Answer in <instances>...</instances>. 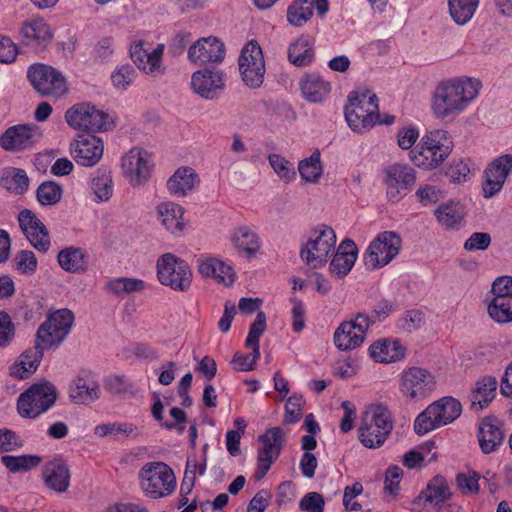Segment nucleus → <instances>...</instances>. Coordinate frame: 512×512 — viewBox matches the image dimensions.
Wrapping results in <instances>:
<instances>
[{"label":"nucleus","mask_w":512,"mask_h":512,"mask_svg":"<svg viewBox=\"0 0 512 512\" xmlns=\"http://www.w3.org/2000/svg\"><path fill=\"white\" fill-rule=\"evenodd\" d=\"M104 145L94 135H80L70 144V153L75 162L83 167L95 166L102 158Z\"/></svg>","instance_id":"obj_21"},{"label":"nucleus","mask_w":512,"mask_h":512,"mask_svg":"<svg viewBox=\"0 0 512 512\" xmlns=\"http://www.w3.org/2000/svg\"><path fill=\"white\" fill-rule=\"evenodd\" d=\"M18 222L30 244L39 252H47L51 245L49 232L36 214L24 209L18 215Z\"/></svg>","instance_id":"obj_19"},{"label":"nucleus","mask_w":512,"mask_h":512,"mask_svg":"<svg viewBox=\"0 0 512 512\" xmlns=\"http://www.w3.org/2000/svg\"><path fill=\"white\" fill-rule=\"evenodd\" d=\"M497 380L492 376H486L476 383L471 394V407L476 410L486 408L495 397Z\"/></svg>","instance_id":"obj_40"},{"label":"nucleus","mask_w":512,"mask_h":512,"mask_svg":"<svg viewBox=\"0 0 512 512\" xmlns=\"http://www.w3.org/2000/svg\"><path fill=\"white\" fill-rule=\"evenodd\" d=\"M157 277L162 285L186 292L192 283V271L188 263L172 253L163 254L157 260Z\"/></svg>","instance_id":"obj_7"},{"label":"nucleus","mask_w":512,"mask_h":512,"mask_svg":"<svg viewBox=\"0 0 512 512\" xmlns=\"http://www.w3.org/2000/svg\"><path fill=\"white\" fill-rule=\"evenodd\" d=\"M67 337V329L63 332L62 329L51 328L48 324H41L36 333V344L42 348L50 349L59 346Z\"/></svg>","instance_id":"obj_48"},{"label":"nucleus","mask_w":512,"mask_h":512,"mask_svg":"<svg viewBox=\"0 0 512 512\" xmlns=\"http://www.w3.org/2000/svg\"><path fill=\"white\" fill-rule=\"evenodd\" d=\"M414 169L401 164H394L386 169L387 196L393 202L401 200L415 184Z\"/></svg>","instance_id":"obj_20"},{"label":"nucleus","mask_w":512,"mask_h":512,"mask_svg":"<svg viewBox=\"0 0 512 512\" xmlns=\"http://www.w3.org/2000/svg\"><path fill=\"white\" fill-rule=\"evenodd\" d=\"M501 420L493 416L482 419L478 428V442L484 454L496 451L504 441V432Z\"/></svg>","instance_id":"obj_26"},{"label":"nucleus","mask_w":512,"mask_h":512,"mask_svg":"<svg viewBox=\"0 0 512 512\" xmlns=\"http://www.w3.org/2000/svg\"><path fill=\"white\" fill-rule=\"evenodd\" d=\"M70 477L69 467L61 459L49 461L43 467L45 484L58 493H63L69 488Z\"/></svg>","instance_id":"obj_29"},{"label":"nucleus","mask_w":512,"mask_h":512,"mask_svg":"<svg viewBox=\"0 0 512 512\" xmlns=\"http://www.w3.org/2000/svg\"><path fill=\"white\" fill-rule=\"evenodd\" d=\"M357 253V246L352 240L342 241L330 263L331 274L337 278L346 276L355 264Z\"/></svg>","instance_id":"obj_28"},{"label":"nucleus","mask_w":512,"mask_h":512,"mask_svg":"<svg viewBox=\"0 0 512 512\" xmlns=\"http://www.w3.org/2000/svg\"><path fill=\"white\" fill-rule=\"evenodd\" d=\"M314 57V42L307 35L299 36L288 46V60L297 67L310 65Z\"/></svg>","instance_id":"obj_34"},{"label":"nucleus","mask_w":512,"mask_h":512,"mask_svg":"<svg viewBox=\"0 0 512 512\" xmlns=\"http://www.w3.org/2000/svg\"><path fill=\"white\" fill-rule=\"evenodd\" d=\"M138 428L132 423H106L96 426L95 434L104 437L108 435H118L123 434L125 436L137 437L138 436Z\"/></svg>","instance_id":"obj_52"},{"label":"nucleus","mask_w":512,"mask_h":512,"mask_svg":"<svg viewBox=\"0 0 512 512\" xmlns=\"http://www.w3.org/2000/svg\"><path fill=\"white\" fill-rule=\"evenodd\" d=\"M164 45L158 44L152 51L143 48V43H134L130 47V56L135 65L145 73L153 76H161L165 72L162 65Z\"/></svg>","instance_id":"obj_24"},{"label":"nucleus","mask_w":512,"mask_h":512,"mask_svg":"<svg viewBox=\"0 0 512 512\" xmlns=\"http://www.w3.org/2000/svg\"><path fill=\"white\" fill-rule=\"evenodd\" d=\"M158 218L162 225L175 236L183 234L185 223L183 222L184 209L181 205L166 201L157 205Z\"/></svg>","instance_id":"obj_30"},{"label":"nucleus","mask_w":512,"mask_h":512,"mask_svg":"<svg viewBox=\"0 0 512 512\" xmlns=\"http://www.w3.org/2000/svg\"><path fill=\"white\" fill-rule=\"evenodd\" d=\"M479 2L480 0H448L451 18L458 25L468 23L478 8Z\"/></svg>","instance_id":"obj_46"},{"label":"nucleus","mask_w":512,"mask_h":512,"mask_svg":"<svg viewBox=\"0 0 512 512\" xmlns=\"http://www.w3.org/2000/svg\"><path fill=\"white\" fill-rule=\"evenodd\" d=\"M435 377L421 367L403 370L399 378V391L407 401H419L426 398L435 389Z\"/></svg>","instance_id":"obj_10"},{"label":"nucleus","mask_w":512,"mask_h":512,"mask_svg":"<svg viewBox=\"0 0 512 512\" xmlns=\"http://www.w3.org/2000/svg\"><path fill=\"white\" fill-rule=\"evenodd\" d=\"M370 355L380 363H393L405 356V349L397 341L383 340L374 342L370 348Z\"/></svg>","instance_id":"obj_37"},{"label":"nucleus","mask_w":512,"mask_h":512,"mask_svg":"<svg viewBox=\"0 0 512 512\" xmlns=\"http://www.w3.org/2000/svg\"><path fill=\"white\" fill-rule=\"evenodd\" d=\"M393 419L389 410L381 405L365 411L358 428L359 441L369 449L381 447L393 430Z\"/></svg>","instance_id":"obj_3"},{"label":"nucleus","mask_w":512,"mask_h":512,"mask_svg":"<svg viewBox=\"0 0 512 512\" xmlns=\"http://www.w3.org/2000/svg\"><path fill=\"white\" fill-rule=\"evenodd\" d=\"M62 187L54 181H45L39 185L36 191L38 202L43 206L57 204L62 198Z\"/></svg>","instance_id":"obj_51"},{"label":"nucleus","mask_w":512,"mask_h":512,"mask_svg":"<svg viewBox=\"0 0 512 512\" xmlns=\"http://www.w3.org/2000/svg\"><path fill=\"white\" fill-rule=\"evenodd\" d=\"M90 189L96 197L97 202L108 201L113 194V180L111 170L102 166L98 168L91 180Z\"/></svg>","instance_id":"obj_41"},{"label":"nucleus","mask_w":512,"mask_h":512,"mask_svg":"<svg viewBox=\"0 0 512 512\" xmlns=\"http://www.w3.org/2000/svg\"><path fill=\"white\" fill-rule=\"evenodd\" d=\"M20 33L22 42L37 50H44L52 39L50 28L43 19H34L24 23Z\"/></svg>","instance_id":"obj_27"},{"label":"nucleus","mask_w":512,"mask_h":512,"mask_svg":"<svg viewBox=\"0 0 512 512\" xmlns=\"http://www.w3.org/2000/svg\"><path fill=\"white\" fill-rule=\"evenodd\" d=\"M57 261L60 267L69 273H84L88 268L85 250L76 246H69L60 250Z\"/></svg>","instance_id":"obj_36"},{"label":"nucleus","mask_w":512,"mask_h":512,"mask_svg":"<svg viewBox=\"0 0 512 512\" xmlns=\"http://www.w3.org/2000/svg\"><path fill=\"white\" fill-rule=\"evenodd\" d=\"M15 268L22 274H33L38 265L37 258L32 251L22 250L14 258Z\"/></svg>","instance_id":"obj_57"},{"label":"nucleus","mask_w":512,"mask_h":512,"mask_svg":"<svg viewBox=\"0 0 512 512\" xmlns=\"http://www.w3.org/2000/svg\"><path fill=\"white\" fill-rule=\"evenodd\" d=\"M242 81L250 89L260 88L264 82L265 60L261 47L256 41L247 43L238 59Z\"/></svg>","instance_id":"obj_11"},{"label":"nucleus","mask_w":512,"mask_h":512,"mask_svg":"<svg viewBox=\"0 0 512 512\" xmlns=\"http://www.w3.org/2000/svg\"><path fill=\"white\" fill-rule=\"evenodd\" d=\"M0 186L16 195H22L29 188V177L23 169L11 167L3 172Z\"/></svg>","instance_id":"obj_43"},{"label":"nucleus","mask_w":512,"mask_h":512,"mask_svg":"<svg viewBox=\"0 0 512 512\" xmlns=\"http://www.w3.org/2000/svg\"><path fill=\"white\" fill-rule=\"evenodd\" d=\"M43 357V349L37 344L24 351L19 361L10 367V375L16 379L29 378L38 368Z\"/></svg>","instance_id":"obj_32"},{"label":"nucleus","mask_w":512,"mask_h":512,"mask_svg":"<svg viewBox=\"0 0 512 512\" xmlns=\"http://www.w3.org/2000/svg\"><path fill=\"white\" fill-rule=\"evenodd\" d=\"M27 77L34 89L43 96L59 97L68 90L65 77L56 69L44 64L29 67Z\"/></svg>","instance_id":"obj_13"},{"label":"nucleus","mask_w":512,"mask_h":512,"mask_svg":"<svg viewBox=\"0 0 512 512\" xmlns=\"http://www.w3.org/2000/svg\"><path fill=\"white\" fill-rule=\"evenodd\" d=\"M270 166L274 172L284 181L290 182L294 176L295 171L292 164L279 154H270L268 156Z\"/></svg>","instance_id":"obj_56"},{"label":"nucleus","mask_w":512,"mask_h":512,"mask_svg":"<svg viewBox=\"0 0 512 512\" xmlns=\"http://www.w3.org/2000/svg\"><path fill=\"white\" fill-rule=\"evenodd\" d=\"M234 247L247 257L254 256L261 248V240L256 232L247 226L237 228L232 235Z\"/></svg>","instance_id":"obj_39"},{"label":"nucleus","mask_w":512,"mask_h":512,"mask_svg":"<svg viewBox=\"0 0 512 512\" xmlns=\"http://www.w3.org/2000/svg\"><path fill=\"white\" fill-rule=\"evenodd\" d=\"M136 71L131 65H122L111 75L113 86L118 90H126L135 80Z\"/></svg>","instance_id":"obj_54"},{"label":"nucleus","mask_w":512,"mask_h":512,"mask_svg":"<svg viewBox=\"0 0 512 512\" xmlns=\"http://www.w3.org/2000/svg\"><path fill=\"white\" fill-rule=\"evenodd\" d=\"M197 266L203 277H211L217 280L218 271L223 267V262L217 258H201L197 260Z\"/></svg>","instance_id":"obj_63"},{"label":"nucleus","mask_w":512,"mask_h":512,"mask_svg":"<svg viewBox=\"0 0 512 512\" xmlns=\"http://www.w3.org/2000/svg\"><path fill=\"white\" fill-rule=\"evenodd\" d=\"M1 462L10 472L18 473L37 467L41 462V458L36 455H5L2 456Z\"/></svg>","instance_id":"obj_50"},{"label":"nucleus","mask_w":512,"mask_h":512,"mask_svg":"<svg viewBox=\"0 0 512 512\" xmlns=\"http://www.w3.org/2000/svg\"><path fill=\"white\" fill-rule=\"evenodd\" d=\"M42 136V130L36 124L13 125L0 135V147L13 153L31 150Z\"/></svg>","instance_id":"obj_15"},{"label":"nucleus","mask_w":512,"mask_h":512,"mask_svg":"<svg viewBox=\"0 0 512 512\" xmlns=\"http://www.w3.org/2000/svg\"><path fill=\"white\" fill-rule=\"evenodd\" d=\"M424 145H429L437 154L438 160L442 162L450 155L454 144L451 136L446 130L437 129L430 131L422 137Z\"/></svg>","instance_id":"obj_42"},{"label":"nucleus","mask_w":512,"mask_h":512,"mask_svg":"<svg viewBox=\"0 0 512 512\" xmlns=\"http://www.w3.org/2000/svg\"><path fill=\"white\" fill-rule=\"evenodd\" d=\"M424 324L423 313L419 310L407 311L399 320L398 326L406 332H413Z\"/></svg>","instance_id":"obj_60"},{"label":"nucleus","mask_w":512,"mask_h":512,"mask_svg":"<svg viewBox=\"0 0 512 512\" xmlns=\"http://www.w3.org/2000/svg\"><path fill=\"white\" fill-rule=\"evenodd\" d=\"M285 433L280 427H272L258 437L263 446L258 451L255 479L261 480L269 471L273 462L279 457Z\"/></svg>","instance_id":"obj_17"},{"label":"nucleus","mask_w":512,"mask_h":512,"mask_svg":"<svg viewBox=\"0 0 512 512\" xmlns=\"http://www.w3.org/2000/svg\"><path fill=\"white\" fill-rule=\"evenodd\" d=\"M313 13V0H293L287 8V22L293 27H302L312 18Z\"/></svg>","instance_id":"obj_44"},{"label":"nucleus","mask_w":512,"mask_h":512,"mask_svg":"<svg viewBox=\"0 0 512 512\" xmlns=\"http://www.w3.org/2000/svg\"><path fill=\"white\" fill-rule=\"evenodd\" d=\"M432 416L435 422L444 426L455 421L462 412L461 403L453 397H443L432 404Z\"/></svg>","instance_id":"obj_35"},{"label":"nucleus","mask_w":512,"mask_h":512,"mask_svg":"<svg viewBox=\"0 0 512 512\" xmlns=\"http://www.w3.org/2000/svg\"><path fill=\"white\" fill-rule=\"evenodd\" d=\"M452 496L448 482L443 476L437 475L433 477L422 490L419 495L412 501V511L421 512V506L426 504L433 505L437 512L459 511L460 507L449 504L444 507V503Z\"/></svg>","instance_id":"obj_14"},{"label":"nucleus","mask_w":512,"mask_h":512,"mask_svg":"<svg viewBox=\"0 0 512 512\" xmlns=\"http://www.w3.org/2000/svg\"><path fill=\"white\" fill-rule=\"evenodd\" d=\"M145 494L153 499L170 495L176 488L173 470L164 462L152 461L144 464L138 474Z\"/></svg>","instance_id":"obj_4"},{"label":"nucleus","mask_w":512,"mask_h":512,"mask_svg":"<svg viewBox=\"0 0 512 512\" xmlns=\"http://www.w3.org/2000/svg\"><path fill=\"white\" fill-rule=\"evenodd\" d=\"M482 84L475 78H453L440 82L432 95L431 108L437 119L454 118L479 94Z\"/></svg>","instance_id":"obj_1"},{"label":"nucleus","mask_w":512,"mask_h":512,"mask_svg":"<svg viewBox=\"0 0 512 512\" xmlns=\"http://www.w3.org/2000/svg\"><path fill=\"white\" fill-rule=\"evenodd\" d=\"M15 336V326L6 312H0V347L7 346Z\"/></svg>","instance_id":"obj_62"},{"label":"nucleus","mask_w":512,"mask_h":512,"mask_svg":"<svg viewBox=\"0 0 512 512\" xmlns=\"http://www.w3.org/2000/svg\"><path fill=\"white\" fill-rule=\"evenodd\" d=\"M372 323L374 320L365 313H358L353 320L342 322L334 333L335 346L341 351L356 349L364 342Z\"/></svg>","instance_id":"obj_16"},{"label":"nucleus","mask_w":512,"mask_h":512,"mask_svg":"<svg viewBox=\"0 0 512 512\" xmlns=\"http://www.w3.org/2000/svg\"><path fill=\"white\" fill-rule=\"evenodd\" d=\"M259 358L260 350L252 349L251 354L243 355L236 353L233 357L232 363L239 371H251L254 369V366Z\"/></svg>","instance_id":"obj_64"},{"label":"nucleus","mask_w":512,"mask_h":512,"mask_svg":"<svg viewBox=\"0 0 512 512\" xmlns=\"http://www.w3.org/2000/svg\"><path fill=\"white\" fill-rule=\"evenodd\" d=\"M74 322V314L69 309H60L47 315L46 320L42 324H48L51 328L67 329V335L70 333Z\"/></svg>","instance_id":"obj_53"},{"label":"nucleus","mask_w":512,"mask_h":512,"mask_svg":"<svg viewBox=\"0 0 512 512\" xmlns=\"http://www.w3.org/2000/svg\"><path fill=\"white\" fill-rule=\"evenodd\" d=\"M191 87L206 100L218 99L225 88L224 73L220 69L198 70L191 76Z\"/></svg>","instance_id":"obj_18"},{"label":"nucleus","mask_w":512,"mask_h":512,"mask_svg":"<svg viewBox=\"0 0 512 512\" xmlns=\"http://www.w3.org/2000/svg\"><path fill=\"white\" fill-rule=\"evenodd\" d=\"M150 154L141 148H132L122 159V170L132 185H141L151 174Z\"/></svg>","instance_id":"obj_23"},{"label":"nucleus","mask_w":512,"mask_h":512,"mask_svg":"<svg viewBox=\"0 0 512 512\" xmlns=\"http://www.w3.org/2000/svg\"><path fill=\"white\" fill-rule=\"evenodd\" d=\"M303 97L309 102H321L330 92L331 85L319 75H306L300 82Z\"/></svg>","instance_id":"obj_38"},{"label":"nucleus","mask_w":512,"mask_h":512,"mask_svg":"<svg viewBox=\"0 0 512 512\" xmlns=\"http://www.w3.org/2000/svg\"><path fill=\"white\" fill-rule=\"evenodd\" d=\"M199 184L197 173L191 167H180L167 180V189L172 195L185 196Z\"/></svg>","instance_id":"obj_33"},{"label":"nucleus","mask_w":512,"mask_h":512,"mask_svg":"<svg viewBox=\"0 0 512 512\" xmlns=\"http://www.w3.org/2000/svg\"><path fill=\"white\" fill-rule=\"evenodd\" d=\"M512 171V155L504 154L494 159L485 169L482 190L485 198H490L501 191Z\"/></svg>","instance_id":"obj_22"},{"label":"nucleus","mask_w":512,"mask_h":512,"mask_svg":"<svg viewBox=\"0 0 512 512\" xmlns=\"http://www.w3.org/2000/svg\"><path fill=\"white\" fill-rule=\"evenodd\" d=\"M69 393L77 404H88L100 397V386L88 375L78 376L70 385Z\"/></svg>","instance_id":"obj_31"},{"label":"nucleus","mask_w":512,"mask_h":512,"mask_svg":"<svg viewBox=\"0 0 512 512\" xmlns=\"http://www.w3.org/2000/svg\"><path fill=\"white\" fill-rule=\"evenodd\" d=\"M266 328V315L264 312L259 311L257 313L256 319L251 324L248 336L245 341V346L247 348L251 349H257L259 348V339L260 336L263 334Z\"/></svg>","instance_id":"obj_55"},{"label":"nucleus","mask_w":512,"mask_h":512,"mask_svg":"<svg viewBox=\"0 0 512 512\" xmlns=\"http://www.w3.org/2000/svg\"><path fill=\"white\" fill-rule=\"evenodd\" d=\"M324 507V497L318 492L305 494L299 502V509L305 512H323Z\"/></svg>","instance_id":"obj_61"},{"label":"nucleus","mask_w":512,"mask_h":512,"mask_svg":"<svg viewBox=\"0 0 512 512\" xmlns=\"http://www.w3.org/2000/svg\"><path fill=\"white\" fill-rule=\"evenodd\" d=\"M58 397L56 387L50 381L34 383L20 394L17 411L23 418L35 419L47 412Z\"/></svg>","instance_id":"obj_5"},{"label":"nucleus","mask_w":512,"mask_h":512,"mask_svg":"<svg viewBox=\"0 0 512 512\" xmlns=\"http://www.w3.org/2000/svg\"><path fill=\"white\" fill-rule=\"evenodd\" d=\"M401 245L402 240L396 232L379 233L364 253L365 266L375 270L388 265L399 254Z\"/></svg>","instance_id":"obj_8"},{"label":"nucleus","mask_w":512,"mask_h":512,"mask_svg":"<svg viewBox=\"0 0 512 512\" xmlns=\"http://www.w3.org/2000/svg\"><path fill=\"white\" fill-rule=\"evenodd\" d=\"M378 98L370 90L353 91L348 95L344 115L348 126L357 133L371 129L378 120Z\"/></svg>","instance_id":"obj_2"},{"label":"nucleus","mask_w":512,"mask_h":512,"mask_svg":"<svg viewBox=\"0 0 512 512\" xmlns=\"http://www.w3.org/2000/svg\"><path fill=\"white\" fill-rule=\"evenodd\" d=\"M411 161L418 167L423 169H434L438 167L442 161L438 160L437 154L431 146L424 145L422 140L413 150H411Z\"/></svg>","instance_id":"obj_49"},{"label":"nucleus","mask_w":512,"mask_h":512,"mask_svg":"<svg viewBox=\"0 0 512 512\" xmlns=\"http://www.w3.org/2000/svg\"><path fill=\"white\" fill-rule=\"evenodd\" d=\"M188 58L196 64L220 63L225 58V45L216 37L201 38L190 46Z\"/></svg>","instance_id":"obj_25"},{"label":"nucleus","mask_w":512,"mask_h":512,"mask_svg":"<svg viewBox=\"0 0 512 512\" xmlns=\"http://www.w3.org/2000/svg\"><path fill=\"white\" fill-rule=\"evenodd\" d=\"M439 427L441 426L433 419L430 405L416 417L414 422V431L418 435H424Z\"/></svg>","instance_id":"obj_59"},{"label":"nucleus","mask_w":512,"mask_h":512,"mask_svg":"<svg viewBox=\"0 0 512 512\" xmlns=\"http://www.w3.org/2000/svg\"><path fill=\"white\" fill-rule=\"evenodd\" d=\"M486 301L491 319L499 324L512 322V277L501 276L494 280Z\"/></svg>","instance_id":"obj_9"},{"label":"nucleus","mask_w":512,"mask_h":512,"mask_svg":"<svg viewBox=\"0 0 512 512\" xmlns=\"http://www.w3.org/2000/svg\"><path fill=\"white\" fill-rule=\"evenodd\" d=\"M304 403L305 400L302 396L292 395L288 398L284 415V422L286 424H294L300 420Z\"/></svg>","instance_id":"obj_58"},{"label":"nucleus","mask_w":512,"mask_h":512,"mask_svg":"<svg viewBox=\"0 0 512 512\" xmlns=\"http://www.w3.org/2000/svg\"><path fill=\"white\" fill-rule=\"evenodd\" d=\"M108 114L89 103H78L65 113L67 124L76 129L99 132L108 129Z\"/></svg>","instance_id":"obj_12"},{"label":"nucleus","mask_w":512,"mask_h":512,"mask_svg":"<svg viewBox=\"0 0 512 512\" xmlns=\"http://www.w3.org/2000/svg\"><path fill=\"white\" fill-rule=\"evenodd\" d=\"M336 234L327 225H320L311 231L308 241L301 248V259L310 267L318 268L327 262L331 252L335 250Z\"/></svg>","instance_id":"obj_6"},{"label":"nucleus","mask_w":512,"mask_h":512,"mask_svg":"<svg viewBox=\"0 0 512 512\" xmlns=\"http://www.w3.org/2000/svg\"><path fill=\"white\" fill-rule=\"evenodd\" d=\"M298 170L301 178L305 182L317 183L319 182L322 174L323 167L321 163V154L318 149H316L310 157L299 162Z\"/></svg>","instance_id":"obj_47"},{"label":"nucleus","mask_w":512,"mask_h":512,"mask_svg":"<svg viewBox=\"0 0 512 512\" xmlns=\"http://www.w3.org/2000/svg\"><path fill=\"white\" fill-rule=\"evenodd\" d=\"M438 222L447 229L457 227L464 217V211L459 202L449 201L440 205L434 212Z\"/></svg>","instance_id":"obj_45"}]
</instances>
